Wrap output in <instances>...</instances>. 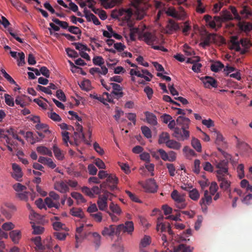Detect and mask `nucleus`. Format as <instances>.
<instances>
[{
  "label": "nucleus",
  "instance_id": "55",
  "mask_svg": "<svg viewBox=\"0 0 252 252\" xmlns=\"http://www.w3.org/2000/svg\"><path fill=\"white\" fill-rule=\"evenodd\" d=\"M238 176L240 179H242L245 176L244 166L243 164H240L237 167Z\"/></svg>",
  "mask_w": 252,
  "mask_h": 252
},
{
  "label": "nucleus",
  "instance_id": "35",
  "mask_svg": "<svg viewBox=\"0 0 252 252\" xmlns=\"http://www.w3.org/2000/svg\"><path fill=\"white\" fill-rule=\"evenodd\" d=\"M37 152L42 155H47L49 156H52V153L51 150L44 146H38L36 148Z\"/></svg>",
  "mask_w": 252,
  "mask_h": 252
},
{
  "label": "nucleus",
  "instance_id": "62",
  "mask_svg": "<svg viewBox=\"0 0 252 252\" xmlns=\"http://www.w3.org/2000/svg\"><path fill=\"white\" fill-rule=\"evenodd\" d=\"M82 191L86 194L87 195L89 196L90 197H94V194L92 190V189H90L89 188L87 187H83L82 188Z\"/></svg>",
  "mask_w": 252,
  "mask_h": 252
},
{
  "label": "nucleus",
  "instance_id": "6",
  "mask_svg": "<svg viewBox=\"0 0 252 252\" xmlns=\"http://www.w3.org/2000/svg\"><path fill=\"white\" fill-rule=\"evenodd\" d=\"M173 136L179 140H185L189 137V132L187 129L176 127L174 129Z\"/></svg>",
  "mask_w": 252,
  "mask_h": 252
},
{
  "label": "nucleus",
  "instance_id": "52",
  "mask_svg": "<svg viewBox=\"0 0 252 252\" xmlns=\"http://www.w3.org/2000/svg\"><path fill=\"white\" fill-rule=\"evenodd\" d=\"M183 151L187 156L194 157L196 155L194 151L187 146L184 147Z\"/></svg>",
  "mask_w": 252,
  "mask_h": 252
},
{
  "label": "nucleus",
  "instance_id": "27",
  "mask_svg": "<svg viewBox=\"0 0 252 252\" xmlns=\"http://www.w3.org/2000/svg\"><path fill=\"white\" fill-rule=\"evenodd\" d=\"M51 197H47L45 200V203L48 208L54 207L56 209H59L60 207V203L59 202L54 201Z\"/></svg>",
  "mask_w": 252,
  "mask_h": 252
},
{
  "label": "nucleus",
  "instance_id": "54",
  "mask_svg": "<svg viewBox=\"0 0 252 252\" xmlns=\"http://www.w3.org/2000/svg\"><path fill=\"white\" fill-rule=\"evenodd\" d=\"M53 235L57 239L63 241L65 240L67 234L65 233L60 232L59 231H56L54 232Z\"/></svg>",
  "mask_w": 252,
  "mask_h": 252
},
{
  "label": "nucleus",
  "instance_id": "43",
  "mask_svg": "<svg viewBox=\"0 0 252 252\" xmlns=\"http://www.w3.org/2000/svg\"><path fill=\"white\" fill-rule=\"evenodd\" d=\"M74 137L75 142H79L81 141L86 142L85 137L83 132H74Z\"/></svg>",
  "mask_w": 252,
  "mask_h": 252
},
{
  "label": "nucleus",
  "instance_id": "4",
  "mask_svg": "<svg viewBox=\"0 0 252 252\" xmlns=\"http://www.w3.org/2000/svg\"><path fill=\"white\" fill-rule=\"evenodd\" d=\"M36 246V249L38 252H50L52 245L50 244H45L44 242L43 244L41 242V237L36 236L32 239Z\"/></svg>",
  "mask_w": 252,
  "mask_h": 252
},
{
  "label": "nucleus",
  "instance_id": "46",
  "mask_svg": "<svg viewBox=\"0 0 252 252\" xmlns=\"http://www.w3.org/2000/svg\"><path fill=\"white\" fill-rule=\"evenodd\" d=\"M189 196L193 200H197L199 197V193L198 190L194 189L189 192Z\"/></svg>",
  "mask_w": 252,
  "mask_h": 252
},
{
  "label": "nucleus",
  "instance_id": "50",
  "mask_svg": "<svg viewBox=\"0 0 252 252\" xmlns=\"http://www.w3.org/2000/svg\"><path fill=\"white\" fill-rule=\"evenodd\" d=\"M165 12L167 15L174 18H177L178 16L175 9L173 7H169L167 10L165 11Z\"/></svg>",
  "mask_w": 252,
  "mask_h": 252
},
{
  "label": "nucleus",
  "instance_id": "10",
  "mask_svg": "<svg viewBox=\"0 0 252 252\" xmlns=\"http://www.w3.org/2000/svg\"><path fill=\"white\" fill-rule=\"evenodd\" d=\"M101 234L105 237L120 235L119 233L117 232V226L114 225H110L108 226L104 227L101 232Z\"/></svg>",
  "mask_w": 252,
  "mask_h": 252
},
{
  "label": "nucleus",
  "instance_id": "17",
  "mask_svg": "<svg viewBox=\"0 0 252 252\" xmlns=\"http://www.w3.org/2000/svg\"><path fill=\"white\" fill-rule=\"evenodd\" d=\"M110 85L113 88L112 94L115 96L116 98H119L123 96L124 93L122 92V87L116 83H111Z\"/></svg>",
  "mask_w": 252,
  "mask_h": 252
},
{
  "label": "nucleus",
  "instance_id": "26",
  "mask_svg": "<svg viewBox=\"0 0 252 252\" xmlns=\"http://www.w3.org/2000/svg\"><path fill=\"white\" fill-rule=\"evenodd\" d=\"M29 97L25 95H18L15 98V103L23 108L27 105L26 98Z\"/></svg>",
  "mask_w": 252,
  "mask_h": 252
},
{
  "label": "nucleus",
  "instance_id": "61",
  "mask_svg": "<svg viewBox=\"0 0 252 252\" xmlns=\"http://www.w3.org/2000/svg\"><path fill=\"white\" fill-rule=\"evenodd\" d=\"M67 55L71 58H77L78 56V54L76 51L70 48H66L65 49Z\"/></svg>",
  "mask_w": 252,
  "mask_h": 252
},
{
  "label": "nucleus",
  "instance_id": "23",
  "mask_svg": "<svg viewBox=\"0 0 252 252\" xmlns=\"http://www.w3.org/2000/svg\"><path fill=\"white\" fill-rule=\"evenodd\" d=\"M84 225H81L79 227L76 228V234H75V239L77 243L79 242L81 240L87 238L88 236V233H85L84 235L81 234V233L84 230Z\"/></svg>",
  "mask_w": 252,
  "mask_h": 252
},
{
  "label": "nucleus",
  "instance_id": "16",
  "mask_svg": "<svg viewBox=\"0 0 252 252\" xmlns=\"http://www.w3.org/2000/svg\"><path fill=\"white\" fill-rule=\"evenodd\" d=\"M144 188L148 192H155L157 190V186L155 181L153 179H149L144 186Z\"/></svg>",
  "mask_w": 252,
  "mask_h": 252
},
{
  "label": "nucleus",
  "instance_id": "19",
  "mask_svg": "<svg viewBox=\"0 0 252 252\" xmlns=\"http://www.w3.org/2000/svg\"><path fill=\"white\" fill-rule=\"evenodd\" d=\"M202 80L206 88H209L210 86L214 88L217 87V81L213 77L205 76L202 79Z\"/></svg>",
  "mask_w": 252,
  "mask_h": 252
},
{
  "label": "nucleus",
  "instance_id": "18",
  "mask_svg": "<svg viewBox=\"0 0 252 252\" xmlns=\"http://www.w3.org/2000/svg\"><path fill=\"white\" fill-rule=\"evenodd\" d=\"M54 189L63 193H65L69 190L68 186L63 181L56 182L54 184Z\"/></svg>",
  "mask_w": 252,
  "mask_h": 252
},
{
  "label": "nucleus",
  "instance_id": "32",
  "mask_svg": "<svg viewBox=\"0 0 252 252\" xmlns=\"http://www.w3.org/2000/svg\"><path fill=\"white\" fill-rule=\"evenodd\" d=\"M166 146L170 149L175 150H179L181 147V143L174 140H170L168 141Z\"/></svg>",
  "mask_w": 252,
  "mask_h": 252
},
{
  "label": "nucleus",
  "instance_id": "8",
  "mask_svg": "<svg viewBox=\"0 0 252 252\" xmlns=\"http://www.w3.org/2000/svg\"><path fill=\"white\" fill-rule=\"evenodd\" d=\"M228 176L230 177L229 175H217L218 180L220 183V187L221 189L224 190H227L230 186L231 182L228 179Z\"/></svg>",
  "mask_w": 252,
  "mask_h": 252
},
{
  "label": "nucleus",
  "instance_id": "40",
  "mask_svg": "<svg viewBox=\"0 0 252 252\" xmlns=\"http://www.w3.org/2000/svg\"><path fill=\"white\" fill-rule=\"evenodd\" d=\"M151 242V237L149 236L145 235L143 238L141 240L140 248L146 247L150 244Z\"/></svg>",
  "mask_w": 252,
  "mask_h": 252
},
{
  "label": "nucleus",
  "instance_id": "38",
  "mask_svg": "<svg viewBox=\"0 0 252 252\" xmlns=\"http://www.w3.org/2000/svg\"><path fill=\"white\" fill-rule=\"evenodd\" d=\"M71 195L73 198L75 199L78 203H85L86 202V200L80 193L72 192L71 193Z\"/></svg>",
  "mask_w": 252,
  "mask_h": 252
},
{
  "label": "nucleus",
  "instance_id": "60",
  "mask_svg": "<svg viewBox=\"0 0 252 252\" xmlns=\"http://www.w3.org/2000/svg\"><path fill=\"white\" fill-rule=\"evenodd\" d=\"M200 161L199 159H195L194 161V168L193 169V172L196 174H198L200 172Z\"/></svg>",
  "mask_w": 252,
  "mask_h": 252
},
{
  "label": "nucleus",
  "instance_id": "37",
  "mask_svg": "<svg viewBox=\"0 0 252 252\" xmlns=\"http://www.w3.org/2000/svg\"><path fill=\"white\" fill-rule=\"evenodd\" d=\"M55 156L58 160H63L64 158L62 151L56 146L54 145L53 148Z\"/></svg>",
  "mask_w": 252,
  "mask_h": 252
},
{
  "label": "nucleus",
  "instance_id": "59",
  "mask_svg": "<svg viewBox=\"0 0 252 252\" xmlns=\"http://www.w3.org/2000/svg\"><path fill=\"white\" fill-rule=\"evenodd\" d=\"M53 226L55 230L59 231L61 229H64L65 225L61 222L56 221L53 223Z\"/></svg>",
  "mask_w": 252,
  "mask_h": 252
},
{
  "label": "nucleus",
  "instance_id": "24",
  "mask_svg": "<svg viewBox=\"0 0 252 252\" xmlns=\"http://www.w3.org/2000/svg\"><path fill=\"white\" fill-rule=\"evenodd\" d=\"M238 37L237 36H232L230 38V42L232 44L230 49H235L236 51H240L241 48L240 46V42L238 41Z\"/></svg>",
  "mask_w": 252,
  "mask_h": 252
},
{
  "label": "nucleus",
  "instance_id": "53",
  "mask_svg": "<svg viewBox=\"0 0 252 252\" xmlns=\"http://www.w3.org/2000/svg\"><path fill=\"white\" fill-rule=\"evenodd\" d=\"M5 102L7 105L13 107L14 106V99L8 94H4Z\"/></svg>",
  "mask_w": 252,
  "mask_h": 252
},
{
  "label": "nucleus",
  "instance_id": "14",
  "mask_svg": "<svg viewBox=\"0 0 252 252\" xmlns=\"http://www.w3.org/2000/svg\"><path fill=\"white\" fill-rule=\"evenodd\" d=\"M91 236L92 241L96 249H98L101 245V236L97 232H88V236Z\"/></svg>",
  "mask_w": 252,
  "mask_h": 252
},
{
  "label": "nucleus",
  "instance_id": "12",
  "mask_svg": "<svg viewBox=\"0 0 252 252\" xmlns=\"http://www.w3.org/2000/svg\"><path fill=\"white\" fill-rule=\"evenodd\" d=\"M140 36L149 45H152L154 42L158 40L157 36L150 32H145Z\"/></svg>",
  "mask_w": 252,
  "mask_h": 252
},
{
  "label": "nucleus",
  "instance_id": "49",
  "mask_svg": "<svg viewBox=\"0 0 252 252\" xmlns=\"http://www.w3.org/2000/svg\"><path fill=\"white\" fill-rule=\"evenodd\" d=\"M93 63L94 65L101 66L104 63L103 58L101 56L94 57L93 59Z\"/></svg>",
  "mask_w": 252,
  "mask_h": 252
},
{
  "label": "nucleus",
  "instance_id": "13",
  "mask_svg": "<svg viewBox=\"0 0 252 252\" xmlns=\"http://www.w3.org/2000/svg\"><path fill=\"white\" fill-rule=\"evenodd\" d=\"M136 3L134 5V10H132L133 14L134 13L136 18L137 20H142L146 15L145 12L143 10H140L138 8L137 4L141 2V0H133Z\"/></svg>",
  "mask_w": 252,
  "mask_h": 252
},
{
  "label": "nucleus",
  "instance_id": "34",
  "mask_svg": "<svg viewBox=\"0 0 252 252\" xmlns=\"http://www.w3.org/2000/svg\"><path fill=\"white\" fill-rule=\"evenodd\" d=\"M238 26L241 31L246 32L251 31L252 29V26L251 24L247 22L239 23Z\"/></svg>",
  "mask_w": 252,
  "mask_h": 252
},
{
  "label": "nucleus",
  "instance_id": "33",
  "mask_svg": "<svg viewBox=\"0 0 252 252\" xmlns=\"http://www.w3.org/2000/svg\"><path fill=\"white\" fill-rule=\"evenodd\" d=\"M70 214L74 217L83 218L84 213L81 208H73L70 211Z\"/></svg>",
  "mask_w": 252,
  "mask_h": 252
},
{
  "label": "nucleus",
  "instance_id": "28",
  "mask_svg": "<svg viewBox=\"0 0 252 252\" xmlns=\"http://www.w3.org/2000/svg\"><path fill=\"white\" fill-rule=\"evenodd\" d=\"M31 223L33 229L32 234L39 235L44 232V228L43 227L34 222H31Z\"/></svg>",
  "mask_w": 252,
  "mask_h": 252
},
{
  "label": "nucleus",
  "instance_id": "64",
  "mask_svg": "<svg viewBox=\"0 0 252 252\" xmlns=\"http://www.w3.org/2000/svg\"><path fill=\"white\" fill-rule=\"evenodd\" d=\"M202 165L204 170L210 172L213 171V167L209 162H205L203 163Z\"/></svg>",
  "mask_w": 252,
  "mask_h": 252
},
{
  "label": "nucleus",
  "instance_id": "25",
  "mask_svg": "<svg viewBox=\"0 0 252 252\" xmlns=\"http://www.w3.org/2000/svg\"><path fill=\"white\" fill-rule=\"evenodd\" d=\"M164 219L163 216H161L158 218L157 229L158 231L160 230L161 232L166 231L167 223L166 224L162 223Z\"/></svg>",
  "mask_w": 252,
  "mask_h": 252
},
{
  "label": "nucleus",
  "instance_id": "21",
  "mask_svg": "<svg viewBox=\"0 0 252 252\" xmlns=\"http://www.w3.org/2000/svg\"><path fill=\"white\" fill-rule=\"evenodd\" d=\"M212 200V196L209 194V192L208 190H205L204 191V197L202 198L201 200L200 201V205L202 207H203V205L206 207V205H210Z\"/></svg>",
  "mask_w": 252,
  "mask_h": 252
},
{
  "label": "nucleus",
  "instance_id": "30",
  "mask_svg": "<svg viewBox=\"0 0 252 252\" xmlns=\"http://www.w3.org/2000/svg\"><path fill=\"white\" fill-rule=\"evenodd\" d=\"M170 139V135L167 132H163L159 136L158 143L159 144L165 143L166 145Z\"/></svg>",
  "mask_w": 252,
  "mask_h": 252
},
{
  "label": "nucleus",
  "instance_id": "36",
  "mask_svg": "<svg viewBox=\"0 0 252 252\" xmlns=\"http://www.w3.org/2000/svg\"><path fill=\"white\" fill-rule=\"evenodd\" d=\"M191 146L193 148L198 152H201L202 147L201 145L200 144V141L193 137L192 138L191 142Z\"/></svg>",
  "mask_w": 252,
  "mask_h": 252
},
{
  "label": "nucleus",
  "instance_id": "15",
  "mask_svg": "<svg viewBox=\"0 0 252 252\" xmlns=\"http://www.w3.org/2000/svg\"><path fill=\"white\" fill-rule=\"evenodd\" d=\"M177 124L181 126L182 129H188L190 124V120L183 116L178 117L176 120Z\"/></svg>",
  "mask_w": 252,
  "mask_h": 252
},
{
  "label": "nucleus",
  "instance_id": "44",
  "mask_svg": "<svg viewBox=\"0 0 252 252\" xmlns=\"http://www.w3.org/2000/svg\"><path fill=\"white\" fill-rule=\"evenodd\" d=\"M141 129L143 134L147 138L152 137V133L150 129L147 126H142Z\"/></svg>",
  "mask_w": 252,
  "mask_h": 252
},
{
  "label": "nucleus",
  "instance_id": "11",
  "mask_svg": "<svg viewBox=\"0 0 252 252\" xmlns=\"http://www.w3.org/2000/svg\"><path fill=\"white\" fill-rule=\"evenodd\" d=\"M12 167L13 171L11 174L12 177L17 181H21L23 173L21 167L16 163H12Z\"/></svg>",
  "mask_w": 252,
  "mask_h": 252
},
{
  "label": "nucleus",
  "instance_id": "20",
  "mask_svg": "<svg viewBox=\"0 0 252 252\" xmlns=\"http://www.w3.org/2000/svg\"><path fill=\"white\" fill-rule=\"evenodd\" d=\"M145 115L148 124L153 126H156L158 124L157 117L153 113L146 111L145 112Z\"/></svg>",
  "mask_w": 252,
  "mask_h": 252
},
{
  "label": "nucleus",
  "instance_id": "1",
  "mask_svg": "<svg viewBox=\"0 0 252 252\" xmlns=\"http://www.w3.org/2000/svg\"><path fill=\"white\" fill-rule=\"evenodd\" d=\"M118 179L115 175H109L107 178L106 181L100 185V188L102 190H106V189L108 188L110 190L113 191L118 189Z\"/></svg>",
  "mask_w": 252,
  "mask_h": 252
},
{
  "label": "nucleus",
  "instance_id": "56",
  "mask_svg": "<svg viewBox=\"0 0 252 252\" xmlns=\"http://www.w3.org/2000/svg\"><path fill=\"white\" fill-rule=\"evenodd\" d=\"M242 202L247 205L252 204V193H249L247 194L242 199Z\"/></svg>",
  "mask_w": 252,
  "mask_h": 252
},
{
  "label": "nucleus",
  "instance_id": "2",
  "mask_svg": "<svg viewBox=\"0 0 252 252\" xmlns=\"http://www.w3.org/2000/svg\"><path fill=\"white\" fill-rule=\"evenodd\" d=\"M172 198L175 202L176 206L179 209H184L187 206L184 194H181L177 190H174L171 194Z\"/></svg>",
  "mask_w": 252,
  "mask_h": 252
},
{
  "label": "nucleus",
  "instance_id": "47",
  "mask_svg": "<svg viewBox=\"0 0 252 252\" xmlns=\"http://www.w3.org/2000/svg\"><path fill=\"white\" fill-rule=\"evenodd\" d=\"M109 208L110 210L114 213L119 215L121 213V210L120 207L117 204H114L113 202H111L110 204Z\"/></svg>",
  "mask_w": 252,
  "mask_h": 252
},
{
  "label": "nucleus",
  "instance_id": "29",
  "mask_svg": "<svg viewBox=\"0 0 252 252\" xmlns=\"http://www.w3.org/2000/svg\"><path fill=\"white\" fill-rule=\"evenodd\" d=\"M9 236L14 243H18L19 239L21 238V234L20 231L14 230L10 232Z\"/></svg>",
  "mask_w": 252,
  "mask_h": 252
},
{
  "label": "nucleus",
  "instance_id": "57",
  "mask_svg": "<svg viewBox=\"0 0 252 252\" xmlns=\"http://www.w3.org/2000/svg\"><path fill=\"white\" fill-rule=\"evenodd\" d=\"M166 167L168 170L169 173L170 175L172 177L174 176L175 175V167L173 164L172 163H166Z\"/></svg>",
  "mask_w": 252,
  "mask_h": 252
},
{
  "label": "nucleus",
  "instance_id": "31",
  "mask_svg": "<svg viewBox=\"0 0 252 252\" xmlns=\"http://www.w3.org/2000/svg\"><path fill=\"white\" fill-rule=\"evenodd\" d=\"M224 67V66L223 64L220 61H216L211 65V70L215 72H219Z\"/></svg>",
  "mask_w": 252,
  "mask_h": 252
},
{
  "label": "nucleus",
  "instance_id": "7",
  "mask_svg": "<svg viewBox=\"0 0 252 252\" xmlns=\"http://www.w3.org/2000/svg\"><path fill=\"white\" fill-rule=\"evenodd\" d=\"M134 230V224L132 221H126L125 224H121L117 225V232L120 233L126 232L129 234H131Z\"/></svg>",
  "mask_w": 252,
  "mask_h": 252
},
{
  "label": "nucleus",
  "instance_id": "5",
  "mask_svg": "<svg viewBox=\"0 0 252 252\" xmlns=\"http://www.w3.org/2000/svg\"><path fill=\"white\" fill-rule=\"evenodd\" d=\"M228 162L227 160L223 159L220 161H216L215 166L218 170L216 171L217 175H229L228 170Z\"/></svg>",
  "mask_w": 252,
  "mask_h": 252
},
{
  "label": "nucleus",
  "instance_id": "42",
  "mask_svg": "<svg viewBox=\"0 0 252 252\" xmlns=\"http://www.w3.org/2000/svg\"><path fill=\"white\" fill-rule=\"evenodd\" d=\"M214 136L216 137V143L217 144L224 143V138L222 135L217 130L214 129Z\"/></svg>",
  "mask_w": 252,
  "mask_h": 252
},
{
  "label": "nucleus",
  "instance_id": "3",
  "mask_svg": "<svg viewBox=\"0 0 252 252\" xmlns=\"http://www.w3.org/2000/svg\"><path fill=\"white\" fill-rule=\"evenodd\" d=\"M102 193L103 195H99L97 204L100 210L106 211L107 209V200L109 195H112L113 194L105 189L102 190Z\"/></svg>",
  "mask_w": 252,
  "mask_h": 252
},
{
  "label": "nucleus",
  "instance_id": "58",
  "mask_svg": "<svg viewBox=\"0 0 252 252\" xmlns=\"http://www.w3.org/2000/svg\"><path fill=\"white\" fill-rule=\"evenodd\" d=\"M13 188L17 192L23 191L27 189L25 186H24L20 183L15 184L13 185Z\"/></svg>",
  "mask_w": 252,
  "mask_h": 252
},
{
  "label": "nucleus",
  "instance_id": "39",
  "mask_svg": "<svg viewBox=\"0 0 252 252\" xmlns=\"http://www.w3.org/2000/svg\"><path fill=\"white\" fill-rule=\"evenodd\" d=\"M167 28L170 32L177 31L180 29L179 25L172 20H169V23L167 25Z\"/></svg>",
  "mask_w": 252,
  "mask_h": 252
},
{
  "label": "nucleus",
  "instance_id": "45",
  "mask_svg": "<svg viewBox=\"0 0 252 252\" xmlns=\"http://www.w3.org/2000/svg\"><path fill=\"white\" fill-rule=\"evenodd\" d=\"M52 21L63 29H66L69 27L68 24L66 22L61 21L59 19L55 18L52 19Z\"/></svg>",
  "mask_w": 252,
  "mask_h": 252
},
{
  "label": "nucleus",
  "instance_id": "41",
  "mask_svg": "<svg viewBox=\"0 0 252 252\" xmlns=\"http://www.w3.org/2000/svg\"><path fill=\"white\" fill-rule=\"evenodd\" d=\"M35 128L38 130H42L45 133H50V131L48 129V126L47 125L44 124H41L39 123L35 126Z\"/></svg>",
  "mask_w": 252,
  "mask_h": 252
},
{
  "label": "nucleus",
  "instance_id": "22",
  "mask_svg": "<svg viewBox=\"0 0 252 252\" xmlns=\"http://www.w3.org/2000/svg\"><path fill=\"white\" fill-rule=\"evenodd\" d=\"M193 248H191L189 246H187L184 244H180L177 247H175L173 249V252H192ZM169 252H172L171 250Z\"/></svg>",
  "mask_w": 252,
  "mask_h": 252
},
{
  "label": "nucleus",
  "instance_id": "63",
  "mask_svg": "<svg viewBox=\"0 0 252 252\" xmlns=\"http://www.w3.org/2000/svg\"><path fill=\"white\" fill-rule=\"evenodd\" d=\"M16 196L21 200L27 201L28 199V192L27 191L17 193Z\"/></svg>",
  "mask_w": 252,
  "mask_h": 252
},
{
  "label": "nucleus",
  "instance_id": "48",
  "mask_svg": "<svg viewBox=\"0 0 252 252\" xmlns=\"http://www.w3.org/2000/svg\"><path fill=\"white\" fill-rule=\"evenodd\" d=\"M91 216L96 222H100L102 220V214L100 212H97L94 214H91Z\"/></svg>",
  "mask_w": 252,
  "mask_h": 252
},
{
  "label": "nucleus",
  "instance_id": "9",
  "mask_svg": "<svg viewBox=\"0 0 252 252\" xmlns=\"http://www.w3.org/2000/svg\"><path fill=\"white\" fill-rule=\"evenodd\" d=\"M118 15L119 19L122 18L123 21L128 22L133 15V11L131 8H122L118 10Z\"/></svg>",
  "mask_w": 252,
  "mask_h": 252
},
{
  "label": "nucleus",
  "instance_id": "51",
  "mask_svg": "<svg viewBox=\"0 0 252 252\" xmlns=\"http://www.w3.org/2000/svg\"><path fill=\"white\" fill-rule=\"evenodd\" d=\"M80 86L82 90L85 91H89L91 89V82L89 80L82 82Z\"/></svg>",
  "mask_w": 252,
  "mask_h": 252
}]
</instances>
